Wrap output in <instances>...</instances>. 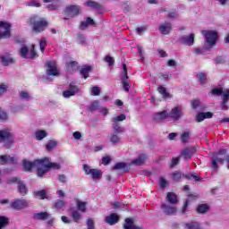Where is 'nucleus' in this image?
Here are the masks:
<instances>
[{
    "mask_svg": "<svg viewBox=\"0 0 229 229\" xmlns=\"http://www.w3.org/2000/svg\"><path fill=\"white\" fill-rule=\"evenodd\" d=\"M47 74L48 76H58L60 74V71H58V67L56 66V62L49 61L47 63Z\"/></svg>",
    "mask_w": 229,
    "mask_h": 229,
    "instance_id": "nucleus-8",
    "label": "nucleus"
},
{
    "mask_svg": "<svg viewBox=\"0 0 229 229\" xmlns=\"http://www.w3.org/2000/svg\"><path fill=\"white\" fill-rule=\"evenodd\" d=\"M87 226H88V229H95L94 228V220L89 219L87 221Z\"/></svg>",
    "mask_w": 229,
    "mask_h": 229,
    "instance_id": "nucleus-59",
    "label": "nucleus"
},
{
    "mask_svg": "<svg viewBox=\"0 0 229 229\" xmlns=\"http://www.w3.org/2000/svg\"><path fill=\"white\" fill-rule=\"evenodd\" d=\"M189 139H191V134L189 133V131L183 132L181 137L182 142L183 143L188 142Z\"/></svg>",
    "mask_w": 229,
    "mask_h": 229,
    "instance_id": "nucleus-44",
    "label": "nucleus"
},
{
    "mask_svg": "<svg viewBox=\"0 0 229 229\" xmlns=\"http://www.w3.org/2000/svg\"><path fill=\"white\" fill-rule=\"evenodd\" d=\"M49 217V214L47 212H41V213H37L34 215L35 219H40L44 221V219H47Z\"/></svg>",
    "mask_w": 229,
    "mask_h": 229,
    "instance_id": "nucleus-34",
    "label": "nucleus"
},
{
    "mask_svg": "<svg viewBox=\"0 0 229 229\" xmlns=\"http://www.w3.org/2000/svg\"><path fill=\"white\" fill-rule=\"evenodd\" d=\"M90 72V66H86L81 70V74L83 76L85 80L89 78V72Z\"/></svg>",
    "mask_w": 229,
    "mask_h": 229,
    "instance_id": "nucleus-39",
    "label": "nucleus"
},
{
    "mask_svg": "<svg viewBox=\"0 0 229 229\" xmlns=\"http://www.w3.org/2000/svg\"><path fill=\"white\" fill-rule=\"evenodd\" d=\"M166 199L171 203L172 205H176L178 203V199L176 198V194L173 192H169L166 196Z\"/></svg>",
    "mask_w": 229,
    "mask_h": 229,
    "instance_id": "nucleus-31",
    "label": "nucleus"
},
{
    "mask_svg": "<svg viewBox=\"0 0 229 229\" xmlns=\"http://www.w3.org/2000/svg\"><path fill=\"white\" fill-rule=\"evenodd\" d=\"M121 80L123 90H125V92H130V83L128 82V68L126 67V64H123Z\"/></svg>",
    "mask_w": 229,
    "mask_h": 229,
    "instance_id": "nucleus-7",
    "label": "nucleus"
},
{
    "mask_svg": "<svg viewBox=\"0 0 229 229\" xmlns=\"http://www.w3.org/2000/svg\"><path fill=\"white\" fill-rule=\"evenodd\" d=\"M30 24L33 25V30L36 33H40L47 28V21L37 16L30 18Z\"/></svg>",
    "mask_w": 229,
    "mask_h": 229,
    "instance_id": "nucleus-2",
    "label": "nucleus"
},
{
    "mask_svg": "<svg viewBox=\"0 0 229 229\" xmlns=\"http://www.w3.org/2000/svg\"><path fill=\"white\" fill-rule=\"evenodd\" d=\"M214 114L211 112L207 113H199L197 114V123H201V121H205V119H212Z\"/></svg>",
    "mask_w": 229,
    "mask_h": 229,
    "instance_id": "nucleus-22",
    "label": "nucleus"
},
{
    "mask_svg": "<svg viewBox=\"0 0 229 229\" xmlns=\"http://www.w3.org/2000/svg\"><path fill=\"white\" fill-rule=\"evenodd\" d=\"M64 13L68 17H76L80 13V7L78 5H70L66 7Z\"/></svg>",
    "mask_w": 229,
    "mask_h": 229,
    "instance_id": "nucleus-12",
    "label": "nucleus"
},
{
    "mask_svg": "<svg viewBox=\"0 0 229 229\" xmlns=\"http://www.w3.org/2000/svg\"><path fill=\"white\" fill-rule=\"evenodd\" d=\"M57 144L56 141L55 140H50L48 143L46 145L47 149L49 151L50 149H54V148H56Z\"/></svg>",
    "mask_w": 229,
    "mask_h": 229,
    "instance_id": "nucleus-45",
    "label": "nucleus"
},
{
    "mask_svg": "<svg viewBox=\"0 0 229 229\" xmlns=\"http://www.w3.org/2000/svg\"><path fill=\"white\" fill-rule=\"evenodd\" d=\"M84 5L89 6V8H94V10H98V12H99V13H103V5H101L98 2H94L92 0H88L84 3Z\"/></svg>",
    "mask_w": 229,
    "mask_h": 229,
    "instance_id": "nucleus-14",
    "label": "nucleus"
},
{
    "mask_svg": "<svg viewBox=\"0 0 229 229\" xmlns=\"http://www.w3.org/2000/svg\"><path fill=\"white\" fill-rule=\"evenodd\" d=\"M192 108H196L197 106H199V100H193L191 102Z\"/></svg>",
    "mask_w": 229,
    "mask_h": 229,
    "instance_id": "nucleus-64",
    "label": "nucleus"
},
{
    "mask_svg": "<svg viewBox=\"0 0 229 229\" xmlns=\"http://www.w3.org/2000/svg\"><path fill=\"white\" fill-rule=\"evenodd\" d=\"M23 167L26 171L36 169L38 171V176L42 178L50 169H60V164L51 162L49 157H44L42 159H37L34 162L23 160Z\"/></svg>",
    "mask_w": 229,
    "mask_h": 229,
    "instance_id": "nucleus-1",
    "label": "nucleus"
},
{
    "mask_svg": "<svg viewBox=\"0 0 229 229\" xmlns=\"http://www.w3.org/2000/svg\"><path fill=\"white\" fill-rule=\"evenodd\" d=\"M226 89L223 90L221 89H214L211 91V94H215L216 96H221L222 94V98H223V92H225Z\"/></svg>",
    "mask_w": 229,
    "mask_h": 229,
    "instance_id": "nucleus-52",
    "label": "nucleus"
},
{
    "mask_svg": "<svg viewBox=\"0 0 229 229\" xmlns=\"http://www.w3.org/2000/svg\"><path fill=\"white\" fill-rule=\"evenodd\" d=\"M105 61L109 64V65H114V60L112 56L106 55L105 58Z\"/></svg>",
    "mask_w": 229,
    "mask_h": 229,
    "instance_id": "nucleus-56",
    "label": "nucleus"
},
{
    "mask_svg": "<svg viewBox=\"0 0 229 229\" xmlns=\"http://www.w3.org/2000/svg\"><path fill=\"white\" fill-rule=\"evenodd\" d=\"M148 157L144 154L140 155L138 158L132 160L131 164L133 165H143L144 162H146V159Z\"/></svg>",
    "mask_w": 229,
    "mask_h": 229,
    "instance_id": "nucleus-24",
    "label": "nucleus"
},
{
    "mask_svg": "<svg viewBox=\"0 0 229 229\" xmlns=\"http://www.w3.org/2000/svg\"><path fill=\"white\" fill-rule=\"evenodd\" d=\"M165 119H169V113L167 111L159 112L154 115V120H156L157 123H160V121Z\"/></svg>",
    "mask_w": 229,
    "mask_h": 229,
    "instance_id": "nucleus-20",
    "label": "nucleus"
},
{
    "mask_svg": "<svg viewBox=\"0 0 229 229\" xmlns=\"http://www.w3.org/2000/svg\"><path fill=\"white\" fill-rule=\"evenodd\" d=\"M83 170L86 174H91L93 180H101V176H103V172H101V170L91 169V167L87 165H83Z\"/></svg>",
    "mask_w": 229,
    "mask_h": 229,
    "instance_id": "nucleus-6",
    "label": "nucleus"
},
{
    "mask_svg": "<svg viewBox=\"0 0 229 229\" xmlns=\"http://www.w3.org/2000/svg\"><path fill=\"white\" fill-rule=\"evenodd\" d=\"M18 191L21 196H25V194H28V188H26V185L22 181L18 182Z\"/></svg>",
    "mask_w": 229,
    "mask_h": 229,
    "instance_id": "nucleus-27",
    "label": "nucleus"
},
{
    "mask_svg": "<svg viewBox=\"0 0 229 229\" xmlns=\"http://www.w3.org/2000/svg\"><path fill=\"white\" fill-rule=\"evenodd\" d=\"M113 128L115 131V133H123V131H124V128L119 126V123H114Z\"/></svg>",
    "mask_w": 229,
    "mask_h": 229,
    "instance_id": "nucleus-42",
    "label": "nucleus"
},
{
    "mask_svg": "<svg viewBox=\"0 0 229 229\" xmlns=\"http://www.w3.org/2000/svg\"><path fill=\"white\" fill-rule=\"evenodd\" d=\"M172 178H173V180H174V182H178V180H180V178H182V173L175 172V173L172 174Z\"/></svg>",
    "mask_w": 229,
    "mask_h": 229,
    "instance_id": "nucleus-54",
    "label": "nucleus"
},
{
    "mask_svg": "<svg viewBox=\"0 0 229 229\" xmlns=\"http://www.w3.org/2000/svg\"><path fill=\"white\" fill-rule=\"evenodd\" d=\"M119 222V216L115 213H112L110 216H106V223L107 225H115Z\"/></svg>",
    "mask_w": 229,
    "mask_h": 229,
    "instance_id": "nucleus-19",
    "label": "nucleus"
},
{
    "mask_svg": "<svg viewBox=\"0 0 229 229\" xmlns=\"http://www.w3.org/2000/svg\"><path fill=\"white\" fill-rule=\"evenodd\" d=\"M197 78L199 79L201 85L207 82V74L200 72L197 75Z\"/></svg>",
    "mask_w": 229,
    "mask_h": 229,
    "instance_id": "nucleus-41",
    "label": "nucleus"
},
{
    "mask_svg": "<svg viewBox=\"0 0 229 229\" xmlns=\"http://www.w3.org/2000/svg\"><path fill=\"white\" fill-rule=\"evenodd\" d=\"M39 46H40V51H44V49H46V47L47 46V41L46 40V38H42L39 42Z\"/></svg>",
    "mask_w": 229,
    "mask_h": 229,
    "instance_id": "nucleus-53",
    "label": "nucleus"
},
{
    "mask_svg": "<svg viewBox=\"0 0 229 229\" xmlns=\"http://www.w3.org/2000/svg\"><path fill=\"white\" fill-rule=\"evenodd\" d=\"M77 207L81 212H85V210H87V202L77 200Z\"/></svg>",
    "mask_w": 229,
    "mask_h": 229,
    "instance_id": "nucleus-40",
    "label": "nucleus"
},
{
    "mask_svg": "<svg viewBox=\"0 0 229 229\" xmlns=\"http://www.w3.org/2000/svg\"><path fill=\"white\" fill-rule=\"evenodd\" d=\"M91 92L93 96H99V94H101V89H99V87L94 86L91 88Z\"/></svg>",
    "mask_w": 229,
    "mask_h": 229,
    "instance_id": "nucleus-49",
    "label": "nucleus"
},
{
    "mask_svg": "<svg viewBox=\"0 0 229 229\" xmlns=\"http://www.w3.org/2000/svg\"><path fill=\"white\" fill-rule=\"evenodd\" d=\"M196 198H198L196 195H189L188 199L184 203V206L182 208V214H185V212L187 210V207L189 206V201H191V199H196Z\"/></svg>",
    "mask_w": 229,
    "mask_h": 229,
    "instance_id": "nucleus-38",
    "label": "nucleus"
},
{
    "mask_svg": "<svg viewBox=\"0 0 229 229\" xmlns=\"http://www.w3.org/2000/svg\"><path fill=\"white\" fill-rule=\"evenodd\" d=\"M66 69H67V71H69V72H73V71H77L78 63L76 61L67 63Z\"/></svg>",
    "mask_w": 229,
    "mask_h": 229,
    "instance_id": "nucleus-29",
    "label": "nucleus"
},
{
    "mask_svg": "<svg viewBox=\"0 0 229 229\" xmlns=\"http://www.w3.org/2000/svg\"><path fill=\"white\" fill-rule=\"evenodd\" d=\"M138 35H141L146 31V27H139L136 29Z\"/></svg>",
    "mask_w": 229,
    "mask_h": 229,
    "instance_id": "nucleus-62",
    "label": "nucleus"
},
{
    "mask_svg": "<svg viewBox=\"0 0 229 229\" xmlns=\"http://www.w3.org/2000/svg\"><path fill=\"white\" fill-rule=\"evenodd\" d=\"M19 182H21V179L17 177H11L7 179L6 183H8L9 185H12L13 183H19Z\"/></svg>",
    "mask_w": 229,
    "mask_h": 229,
    "instance_id": "nucleus-46",
    "label": "nucleus"
},
{
    "mask_svg": "<svg viewBox=\"0 0 229 229\" xmlns=\"http://www.w3.org/2000/svg\"><path fill=\"white\" fill-rule=\"evenodd\" d=\"M163 212L166 214V216H173V214H176V208L163 205Z\"/></svg>",
    "mask_w": 229,
    "mask_h": 229,
    "instance_id": "nucleus-26",
    "label": "nucleus"
},
{
    "mask_svg": "<svg viewBox=\"0 0 229 229\" xmlns=\"http://www.w3.org/2000/svg\"><path fill=\"white\" fill-rule=\"evenodd\" d=\"M210 210V206L208 204H200L197 207V212L199 214H207Z\"/></svg>",
    "mask_w": 229,
    "mask_h": 229,
    "instance_id": "nucleus-25",
    "label": "nucleus"
},
{
    "mask_svg": "<svg viewBox=\"0 0 229 229\" xmlns=\"http://www.w3.org/2000/svg\"><path fill=\"white\" fill-rule=\"evenodd\" d=\"M181 42L185 46H194V34H190L189 36L182 37Z\"/></svg>",
    "mask_w": 229,
    "mask_h": 229,
    "instance_id": "nucleus-18",
    "label": "nucleus"
},
{
    "mask_svg": "<svg viewBox=\"0 0 229 229\" xmlns=\"http://www.w3.org/2000/svg\"><path fill=\"white\" fill-rule=\"evenodd\" d=\"M65 207H66V203L64 200H56L54 206V208H55V210H65Z\"/></svg>",
    "mask_w": 229,
    "mask_h": 229,
    "instance_id": "nucleus-28",
    "label": "nucleus"
},
{
    "mask_svg": "<svg viewBox=\"0 0 229 229\" xmlns=\"http://www.w3.org/2000/svg\"><path fill=\"white\" fill-rule=\"evenodd\" d=\"M2 64L3 65H11V64H13V58L10 55H4L2 56Z\"/></svg>",
    "mask_w": 229,
    "mask_h": 229,
    "instance_id": "nucleus-32",
    "label": "nucleus"
},
{
    "mask_svg": "<svg viewBox=\"0 0 229 229\" xmlns=\"http://www.w3.org/2000/svg\"><path fill=\"white\" fill-rule=\"evenodd\" d=\"M109 141L112 142V144H119L121 142V138L117 136V134H110L109 136Z\"/></svg>",
    "mask_w": 229,
    "mask_h": 229,
    "instance_id": "nucleus-35",
    "label": "nucleus"
},
{
    "mask_svg": "<svg viewBox=\"0 0 229 229\" xmlns=\"http://www.w3.org/2000/svg\"><path fill=\"white\" fill-rule=\"evenodd\" d=\"M159 94L162 95V97L164 98V99H170L171 98V94H169L167 92V89L165 88V87H162L160 86L158 89H157Z\"/></svg>",
    "mask_w": 229,
    "mask_h": 229,
    "instance_id": "nucleus-30",
    "label": "nucleus"
},
{
    "mask_svg": "<svg viewBox=\"0 0 229 229\" xmlns=\"http://www.w3.org/2000/svg\"><path fill=\"white\" fill-rule=\"evenodd\" d=\"M113 169L119 170V169H126V163H116Z\"/></svg>",
    "mask_w": 229,
    "mask_h": 229,
    "instance_id": "nucleus-48",
    "label": "nucleus"
},
{
    "mask_svg": "<svg viewBox=\"0 0 229 229\" xmlns=\"http://www.w3.org/2000/svg\"><path fill=\"white\" fill-rule=\"evenodd\" d=\"M159 185L162 189H165L167 187V181L164 177L159 178Z\"/></svg>",
    "mask_w": 229,
    "mask_h": 229,
    "instance_id": "nucleus-51",
    "label": "nucleus"
},
{
    "mask_svg": "<svg viewBox=\"0 0 229 229\" xmlns=\"http://www.w3.org/2000/svg\"><path fill=\"white\" fill-rule=\"evenodd\" d=\"M10 28L12 25L8 21H0V38H10Z\"/></svg>",
    "mask_w": 229,
    "mask_h": 229,
    "instance_id": "nucleus-5",
    "label": "nucleus"
},
{
    "mask_svg": "<svg viewBox=\"0 0 229 229\" xmlns=\"http://www.w3.org/2000/svg\"><path fill=\"white\" fill-rule=\"evenodd\" d=\"M72 217L75 223H80V220L81 219V214H80V211H73L72 212Z\"/></svg>",
    "mask_w": 229,
    "mask_h": 229,
    "instance_id": "nucleus-37",
    "label": "nucleus"
},
{
    "mask_svg": "<svg viewBox=\"0 0 229 229\" xmlns=\"http://www.w3.org/2000/svg\"><path fill=\"white\" fill-rule=\"evenodd\" d=\"M8 225V218L5 216H0V229Z\"/></svg>",
    "mask_w": 229,
    "mask_h": 229,
    "instance_id": "nucleus-47",
    "label": "nucleus"
},
{
    "mask_svg": "<svg viewBox=\"0 0 229 229\" xmlns=\"http://www.w3.org/2000/svg\"><path fill=\"white\" fill-rule=\"evenodd\" d=\"M11 207L14 210H22V208H26V207H28V201L25 199H16L12 202Z\"/></svg>",
    "mask_w": 229,
    "mask_h": 229,
    "instance_id": "nucleus-10",
    "label": "nucleus"
},
{
    "mask_svg": "<svg viewBox=\"0 0 229 229\" xmlns=\"http://www.w3.org/2000/svg\"><path fill=\"white\" fill-rule=\"evenodd\" d=\"M20 97L21 99H30V93H28L26 91H21L20 93Z\"/></svg>",
    "mask_w": 229,
    "mask_h": 229,
    "instance_id": "nucleus-57",
    "label": "nucleus"
},
{
    "mask_svg": "<svg viewBox=\"0 0 229 229\" xmlns=\"http://www.w3.org/2000/svg\"><path fill=\"white\" fill-rule=\"evenodd\" d=\"M90 110H98L99 109V101L95 100L91 103L89 107Z\"/></svg>",
    "mask_w": 229,
    "mask_h": 229,
    "instance_id": "nucleus-50",
    "label": "nucleus"
},
{
    "mask_svg": "<svg viewBox=\"0 0 229 229\" xmlns=\"http://www.w3.org/2000/svg\"><path fill=\"white\" fill-rule=\"evenodd\" d=\"M171 30H173V25H171V22L166 21L159 26V31L162 33V35H169V33H171Z\"/></svg>",
    "mask_w": 229,
    "mask_h": 229,
    "instance_id": "nucleus-15",
    "label": "nucleus"
},
{
    "mask_svg": "<svg viewBox=\"0 0 229 229\" xmlns=\"http://www.w3.org/2000/svg\"><path fill=\"white\" fill-rule=\"evenodd\" d=\"M20 55L21 58H37V52H35V45H32L30 49H28V47L23 46L20 49Z\"/></svg>",
    "mask_w": 229,
    "mask_h": 229,
    "instance_id": "nucleus-4",
    "label": "nucleus"
},
{
    "mask_svg": "<svg viewBox=\"0 0 229 229\" xmlns=\"http://www.w3.org/2000/svg\"><path fill=\"white\" fill-rule=\"evenodd\" d=\"M211 162H212L211 166L213 167V169H217V164H225V158L220 157L217 155H215L213 156Z\"/></svg>",
    "mask_w": 229,
    "mask_h": 229,
    "instance_id": "nucleus-23",
    "label": "nucleus"
},
{
    "mask_svg": "<svg viewBox=\"0 0 229 229\" xmlns=\"http://www.w3.org/2000/svg\"><path fill=\"white\" fill-rule=\"evenodd\" d=\"M37 140H42L45 137H47V132L46 131H38L35 133Z\"/></svg>",
    "mask_w": 229,
    "mask_h": 229,
    "instance_id": "nucleus-36",
    "label": "nucleus"
},
{
    "mask_svg": "<svg viewBox=\"0 0 229 229\" xmlns=\"http://www.w3.org/2000/svg\"><path fill=\"white\" fill-rule=\"evenodd\" d=\"M125 119H126V115H124V114H120V115H118V116L113 117L112 122H113V123H119V122H121V121H124Z\"/></svg>",
    "mask_w": 229,
    "mask_h": 229,
    "instance_id": "nucleus-43",
    "label": "nucleus"
},
{
    "mask_svg": "<svg viewBox=\"0 0 229 229\" xmlns=\"http://www.w3.org/2000/svg\"><path fill=\"white\" fill-rule=\"evenodd\" d=\"M223 102L221 104V108L222 110H228V105L226 103H228L229 101V90L225 89L223 92Z\"/></svg>",
    "mask_w": 229,
    "mask_h": 229,
    "instance_id": "nucleus-21",
    "label": "nucleus"
},
{
    "mask_svg": "<svg viewBox=\"0 0 229 229\" xmlns=\"http://www.w3.org/2000/svg\"><path fill=\"white\" fill-rule=\"evenodd\" d=\"M35 198H38L39 199H46L47 198V193H46V191L42 190L39 191L34 192Z\"/></svg>",
    "mask_w": 229,
    "mask_h": 229,
    "instance_id": "nucleus-33",
    "label": "nucleus"
},
{
    "mask_svg": "<svg viewBox=\"0 0 229 229\" xmlns=\"http://www.w3.org/2000/svg\"><path fill=\"white\" fill-rule=\"evenodd\" d=\"M182 115H183V113H182V107L175 106L168 114V119H172V121H178V119H180Z\"/></svg>",
    "mask_w": 229,
    "mask_h": 229,
    "instance_id": "nucleus-9",
    "label": "nucleus"
},
{
    "mask_svg": "<svg viewBox=\"0 0 229 229\" xmlns=\"http://www.w3.org/2000/svg\"><path fill=\"white\" fill-rule=\"evenodd\" d=\"M196 153V148L194 147H188L182 150L181 157H183L184 160H189V158H192Z\"/></svg>",
    "mask_w": 229,
    "mask_h": 229,
    "instance_id": "nucleus-11",
    "label": "nucleus"
},
{
    "mask_svg": "<svg viewBox=\"0 0 229 229\" xmlns=\"http://www.w3.org/2000/svg\"><path fill=\"white\" fill-rule=\"evenodd\" d=\"M110 156H106L105 157L102 158V164L103 165H108V164H110Z\"/></svg>",
    "mask_w": 229,
    "mask_h": 229,
    "instance_id": "nucleus-58",
    "label": "nucleus"
},
{
    "mask_svg": "<svg viewBox=\"0 0 229 229\" xmlns=\"http://www.w3.org/2000/svg\"><path fill=\"white\" fill-rule=\"evenodd\" d=\"M179 162H180V157H174L172 159L171 167H174V165H177V164H179Z\"/></svg>",
    "mask_w": 229,
    "mask_h": 229,
    "instance_id": "nucleus-60",
    "label": "nucleus"
},
{
    "mask_svg": "<svg viewBox=\"0 0 229 229\" xmlns=\"http://www.w3.org/2000/svg\"><path fill=\"white\" fill-rule=\"evenodd\" d=\"M61 219H62L63 223H65L66 225H69V224L72 223V220L69 219V217H67V216H63L61 217Z\"/></svg>",
    "mask_w": 229,
    "mask_h": 229,
    "instance_id": "nucleus-63",
    "label": "nucleus"
},
{
    "mask_svg": "<svg viewBox=\"0 0 229 229\" xmlns=\"http://www.w3.org/2000/svg\"><path fill=\"white\" fill-rule=\"evenodd\" d=\"M80 89L76 87L74 84H70V88L68 90L64 91L63 96L64 98H71V96H74L76 92H78Z\"/></svg>",
    "mask_w": 229,
    "mask_h": 229,
    "instance_id": "nucleus-17",
    "label": "nucleus"
},
{
    "mask_svg": "<svg viewBox=\"0 0 229 229\" xmlns=\"http://www.w3.org/2000/svg\"><path fill=\"white\" fill-rule=\"evenodd\" d=\"M7 89H8V85L0 84V97L3 96V94H5Z\"/></svg>",
    "mask_w": 229,
    "mask_h": 229,
    "instance_id": "nucleus-55",
    "label": "nucleus"
},
{
    "mask_svg": "<svg viewBox=\"0 0 229 229\" xmlns=\"http://www.w3.org/2000/svg\"><path fill=\"white\" fill-rule=\"evenodd\" d=\"M201 34L205 37V40L209 46V47H212L213 46H216V42H217V33L214 30H201Z\"/></svg>",
    "mask_w": 229,
    "mask_h": 229,
    "instance_id": "nucleus-3",
    "label": "nucleus"
},
{
    "mask_svg": "<svg viewBox=\"0 0 229 229\" xmlns=\"http://www.w3.org/2000/svg\"><path fill=\"white\" fill-rule=\"evenodd\" d=\"M12 142V133L8 130L0 131V142Z\"/></svg>",
    "mask_w": 229,
    "mask_h": 229,
    "instance_id": "nucleus-16",
    "label": "nucleus"
},
{
    "mask_svg": "<svg viewBox=\"0 0 229 229\" xmlns=\"http://www.w3.org/2000/svg\"><path fill=\"white\" fill-rule=\"evenodd\" d=\"M0 119H2V121H6L8 119V114L1 111V109H0Z\"/></svg>",
    "mask_w": 229,
    "mask_h": 229,
    "instance_id": "nucleus-61",
    "label": "nucleus"
},
{
    "mask_svg": "<svg viewBox=\"0 0 229 229\" xmlns=\"http://www.w3.org/2000/svg\"><path fill=\"white\" fill-rule=\"evenodd\" d=\"M0 164H2V165H4L5 164H17V157L2 155L0 156Z\"/></svg>",
    "mask_w": 229,
    "mask_h": 229,
    "instance_id": "nucleus-13",
    "label": "nucleus"
}]
</instances>
